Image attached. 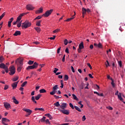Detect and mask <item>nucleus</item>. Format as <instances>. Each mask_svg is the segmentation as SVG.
<instances>
[{
  "mask_svg": "<svg viewBox=\"0 0 125 125\" xmlns=\"http://www.w3.org/2000/svg\"><path fill=\"white\" fill-rule=\"evenodd\" d=\"M32 26V23L29 21H26L24 22H23L21 25L22 29H27L29 27Z\"/></svg>",
  "mask_w": 125,
  "mask_h": 125,
  "instance_id": "1",
  "label": "nucleus"
},
{
  "mask_svg": "<svg viewBox=\"0 0 125 125\" xmlns=\"http://www.w3.org/2000/svg\"><path fill=\"white\" fill-rule=\"evenodd\" d=\"M38 66H39V63L37 62H35L33 65H29L26 68V70H33V69H36L38 68Z\"/></svg>",
  "mask_w": 125,
  "mask_h": 125,
  "instance_id": "2",
  "label": "nucleus"
},
{
  "mask_svg": "<svg viewBox=\"0 0 125 125\" xmlns=\"http://www.w3.org/2000/svg\"><path fill=\"white\" fill-rule=\"evenodd\" d=\"M9 75L10 76H13L14 74H15V72H16V69L15 68V67L14 66H11L9 68Z\"/></svg>",
  "mask_w": 125,
  "mask_h": 125,
  "instance_id": "3",
  "label": "nucleus"
},
{
  "mask_svg": "<svg viewBox=\"0 0 125 125\" xmlns=\"http://www.w3.org/2000/svg\"><path fill=\"white\" fill-rule=\"evenodd\" d=\"M42 97V95L41 94H38L37 96L34 97V96H32L31 97V100L33 102L37 104V101L36 100H39L40 98Z\"/></svg>",
  "mask_w": 125,
  "mask_h": 125,
  "instance_id": "4",
  "label": "nucleus"
},
{
  "mask_svg": "<svg viewBox=\"0 0 125 125\" xmlns=\"http://www.w3.org/2000/svg\"><path fill=\"white\" fill-rule=\"evenodd\" d=\"M52 12H53V9H50V10H47L44 14L42 15V16H44V17H48L49 15H51Z\"/></svg>",
  "mask_w": 125,
  "mask_h": 125,
  "instance_id": "5",
  "label": "nucleus"
},
{
  "mask_svg": "<svg viewBox=\"0 0 125 125\" xmlns=\"http://www.w3.org/2000/svg\"><path fill=\"white\" fill-rule=\"evenodd\" d=\"M16 64H17L18 68H17V71L18 73H20L21 72V70H22V64H19L18 62H17V61H15Z\"/></svg>",
  "mask_w": 125,
  "mask_h": 125,
  "instance_id": "6",
  "label": "nucleus"
},
{
  "mask_svg": "<svg viewBox=\"0 0 125 125\" xmlns=\"http://www.w3.org/2000/svg\"><path fill=\"white\" fill-rule=\"evenodd\" d=\"M58 110H59L60 112L62 113V114H64V115H69V114H70V110H65V109L62 110L59 108L58 109Z\"/></svg>",
  "mask_w": 125,
  "mask_h": 125,
  "instance_id": "7",
  "label": "nucleus"
},
{
  "mask_svg": "<svg viewBox=\"0 0 125 125\" xmlns=\"http://www.w3.org/2000/svg\"><path fill=\"white\" fill-rule=\"evenodd\" d=\"M115 95H117L118 99L120 100V101H122V102H124V99L122 98V96L121 95V93H119V91H117L115 93Z\"/></svg>",
  "mask_w": 125,
  "mask_h": 125,
  "instance_id": "8",
  "label": "nucleus"
},
{
  "mask_svg": "<svg viewBox=\"0 0 125 125\" xmlns=\"http://www.w3.org/2000/svg\"><path fill=\"white\" fill-rule=\"evenodd\" d=\"M16 61H17V63L19 65H23V58H19L16 60Z\"/></svg>",
  "mask_w": 125,
  "mask_h": 125,
  "instance_id": "9",
  "label": "nucleus"
},
{
  "mask_svg": "<svg viewBox=\"0 0 125 125\" xmlns=\"http://www.w3.org/2000/svg\"><path fill=\"white\" fill-rule=\"evenodd\" d=\"M26 8L27 10H34L35 7H34L32 5L28 4L26 6Z\"/></svg>",
  "mask_w": 125,
  "mask_h": 125,
  "instance_id": "10",
  "label": "nucleus"
},
{
  "mask_svg": "<svg viewBox=\"0 0 125 125\" xmlns=\"http://www.w3.org/2000/svg\"><path fill=\"white\" fill-rule=\"evenodd\" d=\"M25 13H22L19 15L17 19V22H20L21 19H22V17H23V16H24V15H25Z\"/></svg>",
  "mask_w": 125,
  "mask_h": 125,
  "instance_id": "11",
  "label": "nucleus"
},
{
  "mask_svg": "<svg viewBox=\"0 0 125 125\" xmlns=\"http://www.w3.org/2000/svg\"><path fill=\"white\" fill-rule=\"evenodd\" d=\"M23 111L26 112V113H28V116H30V115H31V114H32V112H33L30 109H26V108H23Z\"/></svg>",
  "mask_w": 125,
  "mask_h": 125,
  "instance_id": "12",
  "label": "nucleus"
},
{
  "mask_svg": "<svg viewBox=\"0 0 125 125\" xmlns=\"http://www.w3.org/2000/svg\"><path fill=\"white\" fill-rule=\"evenodd\" d=\"M18 83H19V81L15 82L13 84H12V87H13V89H15V88L17 87V84H18Z\"/></svg>",
  "mask_w": 125,
  "mask_h": 125,
  "instance_id": "13",
  "label": "nucleus"
},
{
  "mask_svg": "<svg viewBox=\"0 0 125 125\" xmlns=\"http://www.w3.org/2000/svg\"><path fill=\"white\" fill-rule=\"evenodd\" d=\"M60 108H61V109H62V110L66 109V108H67V104L66 103L62 104V105H60Z\"/></svg>",
  "mask_w": 125,
  "mask_h": 125,
  "instance_id": "14",
  "label": "nucleus"
},
{
  "mask_svg": "<svg viewBox=\"0 0 125 125\" xmlns=\"http://www.w3.org/2000/svg\"><path fill=\"white\" fill-rule=\"evenodd\" d=\"M4 106L5 108H6V109H7V110L8 109L10 108V104L8 103H4Z\"/></svg>",
  "mask_w": 125,
  "mask_h": 125,
  "instance_id": "15",
  "label": "nucleus"
},
{
  "mask_svg": "<svg viewBox=\"0 0 125 125\" xmlns=\"http://www.w3.org/2000/svg\"><path fill=\"white\" fill-rule=\"evenodd\" d=\"M86 13V9H85L84 7L82 8V14H83V17H84V15H85Z\"/></svg>",
  "mask_w": 125,
  "mask_h": 125,
  "instance_id": "16",
  "label": "nucleus"
},
{
  "mask_svg": "<svg viewBox=\"0 0 125 125\" xmlns=\"http://www.w3.org/2000/svg\"><path fill=\"white\" fill-rule=\"evenodd\" d=\"M43 11V9L42 7L40 8L39 10H38L36 11V14H38V13H42Z\"/></svg>",
  "mask_w": 125,
  "mask_h": 125,
  "instance_id": "17",
  "label": "nucleus"
},
{
  "mask_svg": "<svg viewBox=\"0 0 125 125\" xmlns=\"http://www.w3.org/2000/svg\"><path fill=\"white\" fill-rule=\"evenodd\" d=\"M6 67H7V66L5 65V64L3 63H1L0 64V68L1 69H5Z\"/></svg>",
  "mask_w": 125,
  "mask_h": 125,
  "instance_id": "18",
  "label": "nucleus"
},
{
  "mask_svg": "<svg viewBox=\"0 0 125 125\" xmlns=\"http://www.w3.org/2000/svg\"><path fill=\"white\" fill-rule=\"evenodd\" d=\"M13 21V18H11L10 19V21H8V27L10 28V27H11V23H12V21Z\"/></svg>",
  "mask_w": 125,
  "mask_h": 125,
  "instance_id": "19",
  "label": "nucleus"
},
{
  "mask_svg": "<svg viewBox=\"0 0 125 125\" xmlns=\"http://www.w3.org/2000/svg\"><path fill=\"white\" fill-rule=\"evenodd\" d=\"M84 46H83V42H81V43L79 44V48L80 49H83Z\"/></svg>",
  "mask_w": 125,
  "mask_h": 125,
  "instance_id": "20",
  "label": "nucleus"
},
{
  "mask_svg": "<svg viewBox=\"0 0 125 125\" xmlns=\"http://www.w3.org/2000/svg\"><path fill=\"white\" fill-rule=\"evenodd\" d=\"M20 35H21V32L19 31H16L13 35L17 37V36H20Z\"/></svg>",
  "mask_w": 125,
  "mask_h": 125,
  "instance_id": "21",
  "label": "nucleus"
},
{
  "mask_svg": "<svg viewBox=\"0 0 125 125\" xmlns=\"http://www.w3.org/2000/svg\"><path fill=\"white\" fill-rule=\"evenodd\" d=\"M12 100H13L14 103H15V104H19V102H18V101H17V100H16V98H15V97H14L12 98Z\"/></svg>",
  "mask_w": 125,
  "mask_h": 125,
  "instance_id": "22",
  "label": "nucleus"
},
{
  "mask_svg": "<svg viewBox=\"0 0 125 125\" xmlns=\"http://www.w3.org/2000/svg\"><path fill=\"white\" fill-rule=\"evenodd\" d=\"M10 121L6 118L2 119V123H9Z\"/></svg>",
  "mask_w": 125,
  "mask_h": 125,
  "instance_id": "23",
  "label": "nucleus"
},
{
  "mask_svg": "<svg viewBox=\"0 0 125 125\" xmlns=\"http://www.w3.org/2000/svg\"><path fill=\"white\" fill-rule=\"evenodd\" d=\"M85 86V84H84L83 83H81L80 87L81 89H83V87Z\"/></svg>",
  "mask_w": 125,
  "mask_h": 125,
  "instance_id": "24",
  "label": "nucleus"
},
{
  "mask_svg": "<svg viewBox=\"0 0 125 125\" xmlns=\"http://www.w3.org/2000/svg\"><path fill=\"white\" fill-rule=\"evenodd\" d=\"M41 23H42V21H38L36 22V26L41 27Z\"/></svg>",
  "mask_w": 125,
  "mask_h": 125,
  "instance_id": "25",
  "label": "nucleus"
},
{
  "mask_svg": "<svg viewBox=\"0 0 125 125\" xmlns=\"http://www.w3.org/2000/svg\"><path fill=\"white\" fill-rule=\"evenodd\" d=\"M4 61V58H3V56H1L0 57V63H2Z\"/></svg>",
  "mask_w": 125,
  "mask_h": 125,
  "instance_id": "26",
  "label": "nucleus"
},
{
  "mask_svg": "<svg viewBox=\"0 0 125 125\" xmlns=\"http://www.w3.org/2000/svg\"><path fill=\"white\" fill-rule=\"evenodd\" d=\"M41 122L42 123H43V122H45V117L43 116L42 117V118L40 121H39V123H41Z\"/></svg>",
  "mask_w": 125,
  "mask_h": 125,
  "instance_id": "27",
  "label": "nucleus"
},
{
  "mask_svg": "<svg viewBox=\"0 0 125 125\" xmlns=\"http://www.w3.org/2000/svg\"><path fill=\"white\" fill-rule=\"evenodd\" d=\"M35 29L37 31V33H41V27H35Z\"/></svg>",
  "mask_w": 125,
  "mask_h": 125,
  "instance_id": "28",
  "label": "nucleus"
},
{
  "mask_svg": "<svg viewBox=\"0 0 125 125\" xmlns=\"http://www.w3.org/2000/svg\"><path fill=\"white\" fill-rule=\"evenodd\" d=\"M74 108L77 110V111H78V112H82V110H81V108H80L79 106H74Z\"/></svg>",
  "mask_w": 125,
  "mask_h": 125,
  "instance_id": "29",
  "label": "nucleus"
},
{
  "mask_svg": "<svg viewBox=\"0 0 125 125\" xmlns=\"http://www.w3.org/2000/svg\"><path fill=\"white\" fill-rule=\"evenodd\" d=\"M54 106H56V107H60L61 105L59 104V102H57L56 103L54 104Z\"/></svg>",
  "mask_w": 125,
  "mask_h": 125,
  "instance_id": "30",
  "label": "nucleus"
},
{
  "mask_svg": "<svg viewBox=\"0 0 125 125\" xmlns=\"http://www.w3.org/2000/svg\"><path fill=\"white\" fill-rule=\"evenodd\" d=\"M40 93H45V92H46V90L44 89H42L40 90Z\"/></svg>",
  "mask_w": 125,
  "mask_h": 125,
  "instance_id": "31",
  "label": "nucleus"
},
{
  "mask_svg": "<svg viewBox=\"0 0 125 125\" xmlns=\"http://www.w3.org/2000/svg\"><path fill=\"white\" fill-rule=\"evenodd\" d=\"M72 96L73 97V99H74V100H77L78 101L79 99L78 98V97H77V96L75 95V94H72Z\"/></svg>",
  "mask_w": 125,
  "mask_h": 125,
  "instance_id": "32",
  "label": "nucleus"
},
{
  "mask_svg": "<svg viewBox=\"0 0 125 125\" xmlns=\"http://www.w3.org/2000/svg\"><path fill=\"white\" fill-rule=\"evenodd\" d=\"M18 79H19V77H18V76H16V77L13 79L12 81L13 82H16L17 81H18Z\"/></svg>",
  "mask_w": 125,
  "mask_h": 125,
  "instance_id": "33",
  "label": "nucleus"
},
{
  "mask_svg": "<svg viewBox=\"0 0 125 125\" xmlns=\"http://www.w3.org/2000/svg\"><path fill=\"white\" fill-rule=\"evenodd\" d=\"M26 83H28V82L27 81H25L24 82H23L22 83V84L21 85V86L22 87H24V86H25V85H26Z\"/></svg>",
  "mask_w": 125,
  "mask_h": 125,
  "instance_id": "34",
  "label": "nucleus"
},
{
  "mask_svg": "<svg viewBox=\"0 0 125 125\" xmlns=\"http://www.w3.org/2000/svg\"><path fill=\"white\" fill-rule=\"evenodd\" d=\"M22 21L20 22L18 24H17V27L18 28H20V27H22Z\"/></svg>",
  "mask_w": 125,
  "mask_h": 125,
  "instance_id": "35",
  "label": "nucleus"
},
{
  "mask_svg": "<svg viewBox=\"0 0 125 125\" xmlns=\"http://www.w3.org/2000/svg\"><path fill=\"white\" fill-rule=\"evenodd\" d=\"M46 117H48V118H49V119H52V116L50 115V114H46L45 115Z\"/></svg>",
  "mask_w": 125,
  "mask_h": 125,
  "instance_id": "36",
  "label": "nucleus"
},
{
  "mask_svg": "<svg viewBox=\"0 0 125 125\" xmlns=\"http://www.w3.org/2000/svg\"><path fill=\"white\" fill-rule=\"evenodd\" d=\"M28 64L29 65H33V64H34V61H29L28 62Z\"/></svg>",
  "mask_w": 125,
  "mask_h": 125,
  "instance_id": "37",
  "label": "nucleus"
},
{
  "mask_svg": "<svg viewBox=\"0 0 125 125\" xmlns=\"http://www.w3.org/2000/svg\"><path fill=\"white\" fill-rule=\"evenodd\" d=\"M73 19H74V16H73L72 18L67 19V20H66L65 21H66L67 22H69V21H71V20H73Z\"/></svg>",
  "mask_w": 125,
  "mask_h": 125,
  "instance_id": "38",
  "label": "nucleus"
},
{
  "mask_svg": "<svg viewBox=\"0 0 125 125\" xmlns=\"http://www.w3.org/2000/svg\"><path fill=\"white\" fill-rule=\"evenodd\" d=\"M5 15V13H3L0 16V21L1 20L2 18H3Z\"/></svg>",
  "mask_w": 125,
  "mask_h": 125,
  "instance_id": "39",
  "label": "nucleus"
},
{
  "mask_svg": "<svg viewBox=\"0 0 125 125\" xmlns=\"http://www.w3.org/2000/svg\"><path fill=\"white\" fill-rule=\"evenodd\" d=\"M42 16H38V17H37L34 20H37V19H41V18H42Z\"/></svg>",
  "mask_w": 125,
  "mask_h": 125,
  "instance_id": "40",
  "label": "nucleus"
},
{
  "mask_svg": "<svg viewBox=\"0 0 125 125\" xmlns=\"http://www.w3.org/2000/svg\"><path fill=\"white\" fill-rule=\"evenodd\" d=\"M69 77L67 75H64V81H68Z\"/></svg>",
  "mask_w": 125,
  "mask_h": 125,
  "instance_id": "41",
  "label": "nucleus"
},
{
  "mask_svg": "<svg viewBox=\"0 0 125 125\" xmlns=\"http://www.w3.org/2000/svg\"><path fill=\"white\" fill-rule=\"evenodd\" d=\"M55 38H56V36L54 35V36H53V37H50L49 39L52 41V40H55Z\"/></svg>",
  "mask_w": 125,
  "mask_h": 125,
  "instance_id": "42",
  "label": "nucleus"
},
{
  "mask_svg": "<svg viewBox=\"0 0 125 125\" xmlns=\"http://www.w3.org/2000/svg\"><path fill=\"white\" fill-rule=\"evenodd\" d=\"M64 44L65 45H67L68 44V40H67V39L64 40Z\"/></svg>",
  "mask_w": 125,
  "mask_h": 125,
  "instance_id": "43",
  "label": "nucleus"
},
{
  "mask_svg": "<svg viewBox=\"0 0 125 125\" xmlns=\"http://www.w3.org/2000/svg\"><path fill=\"white\" fill-rule=\"evenodd\" d=\"M118 65L120 66V67H122V61H118Z\"/></svg>",
  "mask_w": 125,
  "mask_h": 125,
  "instance_id": "44",
  "label": "nucleus"
},
{
  "mask_svg": "<svg viewBox=\"0 0 125 125\" xmlns=\"http://www.w3.org/2000/svg\"><path fill=\"white\" fill-rule=\"evenodd\" d=\"M58 85H55L53 87V89L55 90H57V88H58Z\"/></svg>",
  "mask_w": 125,
  "mask_h": 125,
  "instance_id": "45",
  "label": "nucleus"
},
{
  "mask_svg": "<svg viewBox=\"0 0 125 125\" xmlns=\"http://www.w3.org/2000/svg\"><path fill=\"white\" fill-rule=\"evenodd\" d=\"M9 87V86H8V85L5 84L4 88V90H6L7 89H8Z\"/></svg>",
  "mask_w": 125,
  "mask_h": 125,
  "instance_id": "46",
  "label": "nucleus"
},
{
  "mask_svg": "<svg viewBox=\"0 0 125 125\" xmlns=\"http://www.w3.org/2000/svg\"><path fill=\"white\" fill-rule=\"evenodd\" d=\"M111 81H112L111 84H112L113 87H115V83H114V80H113L112 79H111Z\"/></svg>",
  "mask_w": 125,
  "mask_h": 125,
  "instance_id": "47",
  "label": "nucleus"
},
{
  "mask_svg": "<svg viewBox=\"0 0 125 125\" xmlns=\"http://www.w3.org/2000/svg\"><path fill=\"white\" fill-rule=\"evenodd\" d=\"M98 47H99V48H102V44L99 42V44H98Z\"/></svg>",
  "mask_w": 125,
  "mask_h": 125,
  "instance_id": "48",
  "label": "nucleus"
},
{
  "mask_svg": "<svg viewBox=\"0 0 125 125\" xmlns=\"http://www.w3.org/2000/svg\"><path fill=\"white\" fill-rule=\"evenodd\" d=\"M69 106L70 107L72 108V109H75V107H74V105H73V104L70 103L69 104Z\"/></svg>",
  "mask_w": 125,
  "mask_h": 125,
  "instance_id": "49",
  "label": "nucleus"
},
{
  "mask_svg": "<svg viewBox=\"0 0 125 125\" xmlns=\"http://www.w3.org/2000/svg\"><path fill=\"white\" fill-rule=\"evenodd\" d=\"M87 66H88V67H89L90 70H92V66H91V65L90 64V63H87Z\"/></svg>",
  "mask_w": 125,
  "mask_h": 125,
  "instance_id": "50",
  "label": "nucleus"
},
{
  "mask_svg": "<svg viewBox=\"0 0 125 125\" xmlns=\"http://www.w3.org/2000/svg\"><path fill=\"white\" fill-rule=\"evenodd\" d=\"M59 31H60V29H57L54 30V31H53V33H58V32H59Z\"/></svg>",
  "mask_w": 125,
  "mask_h": 125,
  "instance_id": "51",
  "label": "nucleus"
},
{
  "mask_svg": "<svg viewBox=\"0 0 125 125\" xmlns=\"http://www.w3.org/2000/svg\"><path fill=\"white\" fill-rule=\"evenodd\" d=\"M107 109H108V110H110L111 111H112V110H113V107H112L111 106H106Z\"/></svg>",
  "mask_w": 125,
  "mask_h": 125,
  "instance_id": "52",
  "label": "nucleus"
},
{
  "mask_svg": "<svg viewBox=\"0 0 125 125\" xmlns=\"http://www.w3.org/2000/svg\"><path fill=\"white\" fill-rule=\"evenodd\" d=\"M85 120H86V118H85V116H83L82 117V121L83 122H84V121H85Z\"/></svg>",
  "mask_w": 125,
  "mask_h": 125,
  "instance_id": "53",
  "label": "nucleus"
},
{
  "mask_svg": "<svg viewBox=\"0 0 125 125\" xmlns=\"http://www.w3.org/2000/svg\"><path fill=\"white\" fill-rule=\"evenodd\" d=\"M58 69L57 68H55V69L54 70V71L53 72L55 73V74H56V73L57 72V71H58Z\"/></svg>",
  "mask_w": 125,
  "mask_h": 125,
  "instance_id": "54",
  "label": "nucleus"
},
{
  "mask_svg": "<svg viewBox=\"0 0 125 125\" xmlns=\"http://www.w3.org/2000/svg\"><path fill=\"white\" fill-rule=\"evenodd\" d=\"M4 70H5L6 73H8L9 70L8 66H7V67H6L5 69H4Z\"/></svg>",
  "mask_w": 125,
  "mask_h": 125,
  "instance_id": "55",
  "label": "nucleus"
},
{
  "mask_svg": "<svg viewBox=\"0 0 125 125\" xmlns=\"http://www.w3.org/2000/svg\"><path fill=\"white\" fill-rule=\"evenodd\" d=\"M39 111H42L43 112H44V109L43 108H38Z\"/></svg>",
  "mask_w": 125,
  "mask_h": 125,
  "instance_id": "56",
  "label": "nucleus"
},
{
  "mask_svg": "<svg viewBox=\"0 0 125 125\" xmlns=\"http://www.w3.org/2000/svg\"><path fill=\"white\" fill-rule=\"evenodd\" d=\"M60 49H61V47H60V48H58L57 51V53H60Z\"/></svg>",
  "mask_w": 125,
  "mask_h": 125,
  "instance_id": "57",
  "label": "nucleus"
},
{
  "mask_svg": "<svg viewBox=\"0 0 125 125\" xmlns=\"http://www.w3.org/2000/svg\"><path fill=\"white\" fill-rule=\"evenodd\" d=\"M66 55H64L63 57H62V62H65V57Z\"/></svg>",
  "mask_w": 125,
  "mask_h": 125,
  "instance_id": "58",
  "label": "nucleus"
},
{
  "mask_svg": "<svg viewBox=\"0 0 125 125\" xmlns=\"http://www.w3.org/2000/svg\"><path fill=\"white\" fill-rule=\"evenodd\" d=\"M45 65V64H40L39 66L40 67H41L40 68H42V67H44Z\"/></svg>",
  "mask_w": 125,
  "mask_h": 125,
  "instance_id": "59",
  "label": "nucleus"
},
{
  "mask_svg": "<svg viewBox=\"0 0 125 125\" xmlns=\"http://www.w3.org/2000/svg\"><path fill=\"white\" fill-rule=\"evenodd\" d=\"M46 124H50V122H49V120L48 119H46L45 121Z\"/></svg>",
  "mask_w": 125,
  "mask_h": 125,
  "instance_id": "60",
  "label": "nucleus"
},
{
  "mask_svg": "<svg viewBox=\"0 0 125 125\" xmlns=\"http://www.w3.org/2000/svg\"><path fill=\"white\" fill-rule=\"evenodd\" d=\"M71 68L73 73H75V69H74V67H73V66H71Z\"/></svg>",
  "mask_w": 125,
  "mask_h": 125,
  "instance_id": "61",
  "label": "nucleus"
},
{
  "mask_svg": "<svg viewBox=\"0 0 125 125\" xmlns=\"http://www.w3.org/2000/svg\"><path fill=\"white\" fill-rule=\"evenodd\" d=\"M107 64H105L106 66L108 67V66H110V64L109 63V62L108 61H106Z\"/></svg>",
  "mask_w": 125,
  "mask_h": 125,
  "instance_id": "62",
  "label": "nucleus"
},
{
  "mask_svg": "<svg viewBox=\"0 0 125 125\" xmlns=\"http://www.w3.org/2000/svg\"><path fill=\"white\" fill-rule=\"evenodd\" d=\"M65 52L66 53H69V49H68V48L65 49Z\"/></svg>",
  "mask_w": 125,
  "mask_h": 125,
  "instance_id": "63",
  "label": "nucleus"
},
{
  "mask_svg": "<svg viewBox=\"0 0 125 125\" xmlns=\"http://www.w3.org/2000/svg\"><path fill=\"white\" fill-rule=\"evenodd\" d=\"M86 12H87V13H89V12H90V9L88 8L86 9Z\"/></svg>",
  "mask_w": 125,
  "mask_h": 125,
  "instance_id": "64",
  "label": "nucleus"
}]
</instances>
